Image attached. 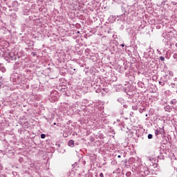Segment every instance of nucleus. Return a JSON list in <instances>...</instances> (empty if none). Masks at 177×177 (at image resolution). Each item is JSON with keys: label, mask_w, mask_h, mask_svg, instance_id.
I'll return each instance as SVG.
<instances>
[{"label": "nucleus", "mask_w": 177, "mask_h": 177, "mask_svg": "<svg viewBox=\"0 0 177 177\" xmlns=\"http://www.w3.org/2000/svg\"><path fill=\"white\" fill-rule=\"evenodd\" d=\"M46 137V135L45 133H41V138L42 139H44Z\"/></svg>", "instance_id": "8"}, {"label": "nucleus", "mask_w": 177, "mask_h": 177, "mask_svg": "<svg viewBox=\"0 0 177 177\" xmlns=\"http://www.w3.org/2000/svg\"><path fill=\"white\" fill-rule=\"evenodd\" d=\"M171 104H176L177 103L176 99H172L170 102Z\"/></svg>", "instance_id": "6"}, {"label": "nucleus", "mask_w": 177, "mask_h": 177, "mask_svg": "<svg viewBox=\"0 0 177 177\" xmlns=\"http://www.w3.org/2000/svg\"><path fill=\"white\" fill-rule=\"evenodd\" d=\"M118 157L119 158H121L120 154H119V155L118 156Z\"/></svg>", "instance_id": "17"}, {"label": "nucleus", "mask_w": 177, "mask_h": 177, "mask_svg": "<svg viewBox=\"0 0 177 177\" xmlns=\"http://www.w3.org/2000/svg\"><path fill=\"white\" fill-rule=\"evenodd\" d=\"M148 160L152 162L154 161V158L153 157H148Z\"/></svg>", "instance_id": "10"}, {"label": "nucleus", "mask_w": 177, "mask_h": 177, "mask_svg": "<svg viewBox=\"0 0 177 177\" xmlns=\"http://www.w3.org/2000/svg\"><path fill=\"white\" fill-rule=\"evenodd\" d=\"M152 138H153L152 133H149L148 134V139H152Z\"/></svg>", "instance_id": "9"}, {"label": "nucleus", "mask_w": 177, "mask_h": 177, "mask_svg": "<svg viewBox=\"0 0 177 177\" xmlns=\"http://www.w3.org/2000/svg\"><path fill=\"white\" fill-rule=\"evenodd\" d=\"M163 135L165 133V129L164 128H159V134Z\"/></svg>", "instance_id": "4"}, {"label": "nucleus", "mask_w": 177, "mask_h": 177, "mask_svg": "<svg viewBox=\"0 0 177 177\" xmlns=\"http://www.w3.org/2000/svg\"><path fill=\"white\" fill-rule=\"evenodd\" d=\"M153 92H156V90H154V91H153Z\"/></svg>", "instance_id": "20"}, {"label": "nucleus", "mask_w": 177, "mask_h": 177, "mask_svg": "<svg viewBox=\"0 0 177 177\" xmlns=\"http://www.w3.org/2000/svg\"><path fill=\"white\" fill-rule=\"evenodd\" d=\"M138 169L140 171V174L142 175V176H145L146 175H149V168L145 164H141L140 165H139Z\"/></svg>", "instance_id": "1"}, {"label": "nucleus", "mask_w": 177, "mask_h": 177, "mask_svg": "<svg viewBox=\"0 0 177 177\" xmlns=\"http://www.w3.org/2000/svg\"><path fill=\"white\" fill-rule=\"evenodd\" d=\"M155 134L156 135H160V129H158L155 130Z\"/></svg>", "instance_id": "7"}, {"label": "nucleus", "mask_w": 177, "mask_h": 177, "mask_svg": "<svg viewBox=\"0 0 177 177\" xmlns=\"http://www.w3.org/2000/svg\"><path fill=\"white\" fill-rule=\"evenodd\" d=\"M174 57H177V54L174 55Z\"/></svg>", "instance_id": "15"}, {"label": "nucleus", "mask_w": 177, "mask_h": 177, "mask_svg": "<svg viewBox=\"0 0 177 177\" xmlns=\"http://www.w3.org/2000/svg\"><path fill=\"white\" fill-rule=\"evenodd\" d=\"M2 77H0V80H1Z\"/></svg>", "instance_id": "21"}, {"label": "nucleus", "mask_w": 177, "mask_h": 177, "mask_svg": "<svg viewBox=\"0 0 177 177\" xmlns=\"http://www.w3.org/2000/svg\"><path fill=\"white\" fill-rule=\"evenodd\" d=\"M133 113L131 111V112L130 113V115H133Z\"/></svg>", "instance_id": "16"}, {"label": "nucleus", "mask_w": 177, "mask_h": 177, "mask_svg": "<svg viewBox=\"0 0 177 177\" xmlns=\"http://www.w3.org/2000/svg\"><path fill=\"white\" fill-rule=\"evenodd\" d=\"M95 92L97 93H100L101 96H104V95H106L107 90L105 89H96Z\"/></svg>", "instance_id": "2"}, {"label": "nucleus", "mask_w": 177, "mask_h": 177, "mask_svg": "<svg viewBox=\"0 0 177 177\" xmlns=\"http://www.w3.org/2000/svg\"><path fill=\"white\" fill-rule=\"evenodd\" d=\"M159 84H160L161 85H163L162 82H160Z\"/></svg>", "instance_id": "18"}, {"label": "nucleus", "mask_w": 177, "mask_h": 177, "mask_svg": "<svg viewBox=\"0 0 177 177\" xmlns=\"http://www.w3.org/2000/svg\"><path fill=\"white\" fill-rule=\"evenodd\" d=\"M68 146H70L71 147H74V146H75V142H74V140H73V139H71V140H69V141L68 142Z\"/></svg>", "instance_id": "3"}, {"label": "nucleus", "mask_w": 177, "mask_h": 177, "mask_svg": "<svg viewBox=\"0 0 177 177\" xmlns=\"http://www.w3.org/2000/svg\"><path fill=\"white\" fill-rule=\"evenodd\" d=\"M165 110L166 111H171V107H170V106H165Z\"/></svg>", "instance_id": "5"}, {"label": "nucleus", "mask_w": 177, "mask_h": 177, "mask_svg": "<svg viewBox=\"0 0 177 177\" xmlns=\"http://www.w3.org/2000/svg\"><path fill=\"white\" fill-rule=\"evenodd\" d=\"M86 99H84L83 103H86Z\"/></svg>", "instance_id": "14"}, {"label": "nucleus", "mask_w": 177, "mask_h": 177, "mask_svg": "<svg viewBox=\"0 0 177 177\" xmlns=\"http://www.w3.org/2000/svg\"><path fill=\"white\" fill-rule=\"evenodd\" d=\"M160 60H162V62H164L165 60V58L164 57V56H160Z\"/></svg>", "instance_id": "11"}, {"label": "nucleus", "mask_w": 177, "mask_h": 177, "mask_svg": "<svg viewBox=\"0 0 177 177\" xmlns=\"http://www.w3.org/2000/svg\"><path fill=\"white\" fill-rule=\"evenodd\" d=\"M0 177H6V176L4 174H0Z\"/></svg>", "instance_id": "12"}, {"label": "nucleus", "mask_w": 177, "mask_h": 177, "mask_svg": "<svg viewBox=\"0 0 177 177\" xmlns=\"http://www.w3.org/2000/svg\"><path fill=\"white\" fill-rule=\"evenodd\" d=\"M53 125H56V122H53Z\"/></svg>", "instance_id": "19"}, {"label": "nucleus", "mask_w": 177, "mask_h": 177, "mask_svg": "<svg viewBox=\"0 0 177 177\" xmlns=\"http://www.w3.org/2000/svg\"><path fill=\"white\" fill-rule=\"evenodd\" d=\"M100 177H104V174H103L102 172H101V173L100 174Z\"/></svg>", "instance_id": "13"}]
</instances>
